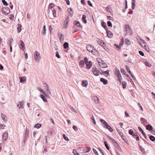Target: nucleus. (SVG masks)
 Listing matches in <instances>:
<instances>
[{"label": "nucleus", "mask_w": 155, "mask_h": 155, "mask_svg": "<svg viewBox=\"0 0 155 155\" xmlns=\"http://www.w3.org/2000/svg\"><path fill=\"white\" fill-rule=\"evenodd\" d=\"M91 119H92V120H93V123L95 125L96 124V121H95V120L94 119V116L92 115V118H91Z\"/></svg>", "instance_id": "obj_57"}, {"label": "nucleus", "mask_w": 155, "mask_h": 155, "mask_svg": "<svg viewBox=\"0 0 155 155\" xmlns=\"http://www.w3.org/2000/svg\"><path fill=\"white\" fill-rule=\"evenodd\" d=\"M97 42L99 45L103 47V45L104 44V41L100 39H98L97 40Z\"/></svg>", "instance_id": "obj_19"}, {"label": "nucleus", "mask_w": 155, "mask_h": 155, "mask_svg": "<svg viewBox=\"0 0 155 155\" xmlns=\"http://www.w3.org/2000/svg\"><path fill=\"white\" fill-rule=\"evenodd\" d=\"M114 45L115 46V47L116 48H117L118 49V50H120L121 49V46L118 45L116 44H115Z\"/></svg>", "instance_id": "obj_52"}, {"label": "nucleus", "mask_w": 155, "mask_h": 155, "mask_svg": "<svg viewBox=\"0 0 155 155\" xmlns=\"http://www.w3.org/2000/svg\"><path fill=\"white\" fill-rule=\"evenodd\" d=\"M56 56L58 58H60V56L59 55V53L58 51H57L56 53Z\"/></svg>", "instance_id": "obj_61"}, {"label": "nucleus", "mask_w": 155, "mask_h": 155, "mask_svg": "<svg viewBox=\"0 0 155 155\" xmlns=\"http://www.w3.org/2000/svg\"><path fill=\"white\" fill-rule=\"evenodd\" d=\"M23 101H21L18 102V104L17 107H19V108H23Z\"/></svg>", "instance_id": "obj_18"}, {"label": "nucleus", "mask_w": 155, "mask_h": 155, "mask_svg": "<svg viewBox=\"0 0 155 155\" xmlns=\"http://www.w3.org/2000/svg\"><path fill=\"white\" fill-rule=\"evenodd\" d=\"M21 25L18 24L17 28L18 33H19L21 31Z\"/></svg>", "instance_id": "obj_29"}, {"label": "nucleus", "mask_w": 155, "mask_h": 155, "mask_svg": "<svg viewBox=\"0 0 155 155\" xmlns=\"http://www.w3.org/2000/svg\"><path fill=\"white\" fill-rule=\"evenodd\" d=\"M122 138L123 139V140L125 142V143L127 144H129V142H128V140L126 138V137L124 136V135H123L122 136H121Z\"/></svg>", "instance_id": "obj_27"}, {"label": "nucleus", "mask_w": 155, "mask_h": 155, "mask_svg": "<svg viewBox=\"0 0 155 155\" xmlns=\"http://www.w3.org/2000/svg\"><path fill=\"white\" fill-rule=\"evenodd\" d=\"M86 148L87 149V150L86 151H84V153H87L89 152L91 150V148L90 147H86Z\"/></svg>", "instance_id": "obj_49"}, {"label": "nucleus", "mask_w": 155, "mask_h": 155, "mask_svg": "<svg viewBox=\"0 0 155 155\" xmlns=\"http://www.w3.org/2000/svg\"><path fill=\"white\" fill-rule=\"evenodd\" d=\"M126 68L127 71L128 72L129 74H130V75H131L132 74L130 71L129 67L127 65H126Z\"/></svg>", "instance_id": "obj_35"}, {"label": "nucleus", "mask_w": 155, "mask_h": 155, "mask_svg": "<svg viewBox=\"0 0 155 155\" xmlns=\"http://www.w3.org/2000/svg\"><path fill=\"white\" fill-rule=\"evenodd\" d=\"M115 74L118 78V81L120 83L121 82L122 77L120 74L119 70L117 68L115 69Z\"/></svg>", "instance_id": "obj_4"}, {"label": "nucleus", "mask_w": 155, "mask_h": 155, "mask_svg": "<svg viewBox=\"0 0 155 155\" xmlns=\"http://www.w3.org/2000/svg\"><path fill=\"white\" fill-rule=\"evenodd\" d=\"M68 17L67 16V20L64 21V24L63 25V28H67V24L68 21Z\"/></svg>", "instance_id": "obj_21"}, {"label": "nucleus", "mask_w": 155, "mask_h": 155, "mask_svg": "<svg viewBox=\"0 0 155 155\" xmlns=\"http://www.w3.org/2000/svg\"><path fill=\"white\" fill-rule=\"evenodd\" d=\"M82 85L84 87H86L88 85V82L86 80L83 81L82 82Z\"/></svg>", "instance_id": "obj_26"}, {"label": "nucleus", "mask_w": 155, "mask_h": 155, "mask_svg": "<svg viewBox=\"0 0 155 155\" xmlns=\"http://www.w3.org/2000/svg\"><path fill=\"white\" fill-rule=\"evenodd\" d=\"M110 72L109 70H107L106 71H105L103 72V73L105 74H107L108 75L109 74V72Z\"/></svg>", "instance_id": "obj_51"}, {"label": "nucleus", "mask_w": 155, "mask_h": 155, "mask_svg": "<svg viewBox=\"0 0 155 155\" xmlns=\"http://www.w3.org/2000/svg\"><path fill=\"white\" fill-rule=\"evenodd\" d=\"M139 147L140 150L143 153H145V151L144 148H143L140 145H139Z\"/></svg>", "instance_id": "obj_34"}, {"label": "nucleus", "mask_w": 155, "mask_h": 155, "mask_svg": "<svg viewBox=\"0 0 155 155\" xmlns=\"http://www.w3.org/2000/svg\"><path fill=\"white\" fill-rule=\"evenodd\" d=\"M129 133L131 135H132L133 134L134 131L132 129H130L129 130Z\"/></svg>", "instance_id": "obj_56"}, {"label": "nucleus", "mask_w": 155, "mask_h": 155, "mask_svg": "<svg viewBox=\"0 0 155 155\" xmlns=\"http://www.w3.org/2000/svg\"><path fill=\"white\" fill-rule=\"evenodd\" d=\"M1 11L2 13L5 15H7L10 12V9L8 7H3Z\"/></svg>", "instance_id": "obj_5"}, {"label": "nucleus", "mask_w": 155, "mask_h": 155, "mask_svg": "<svg viewBox=\"0 0 155 155\" xmlns=\"http://www.w3.org/2000/svg\"><path fill=\"white\" fill-rule=\"evenodd\" d=\"M107 137L108 139L111 141L112 143L113 144V145L115 147H116L120 151H121L122 150V149L120 147L119 144L114 139L108 136H107Z\"/></svg>", "instance_id": "obj_2"}, {"label": "nucleus", "mask_w": 155, "mask_h": 155, "mask_svg": "<svg viewBox=\"0 0 155 155\" xmlns=\"http://www.w3.org/2000/svg\"><path fill=\"white\" fill-rule=\"evenodd\" d=\"M74 25L78 27H82V26L81 25L80 22L78 21L75 20L74 21Z\"/></svg>", "instance_id": "obj_20"}, {"label": "nucleus", "mask_w": 155, "mask_h": 155, "mask_svg": "<svg viewBox=\"0 0 155 155\" xmlns=\"http://www.w3.org/2000/svg\"><path fill=\"white\" fill-rule=\"evenodd\" d=\"M1 117L3 120L5 122H6L7 120V116L2 114H1Z\"/></svg>", "instance_id": "obj_16"}, {"label": "nucleus", "mask_w": 155, "mask_h": 155, "mask_svg": "<svg viewBox=\"0 0 155 155\" xmlns=\"http://www.w3.org/2000/svg\"><path fill=\"white\" fill-rule=\"evenodd\" d=\"M98 63L102 68H106L108 67L106 63L102 60L101 61V62H98Z\"/></svg>", "instance_id": "obj_8"}, {"label": "nucleus", "mask_w": 155, "mask_h": 155, "mask_svg": "<svg viewBox=\"0 0 155 155\" xmlns=\"http://www.w3.org/2000/svg\"><path fill=\"white\" fill-rule=\"evenodd\" d=\"M104 144H105V147L108 150H109L110 148L109 147L108 144H107V143L106 141H105L104 142Z\"/></svg>", "instance_id": "obj_37"}, {"label": "nucleus", "mask_w": 155, "mask_h": 155, "mask_svg": "<svg viewBox=\"0 0 155 155\" xmlns=\"http://www.w3.org/2000/svg\"><path fill=\"white\" fill-rule=\"evenodd\" d=\"M2 2L3 5L5 6H6L8 5V4L5 0H2Z\"/></svg>", "instance_id": "obj_41"}, {"label": "nucleus", "mask_w": 155, "mask_h": 155, "mask_svg": "<svg viewBox=\"0 0 155 155\" xmlns=\"http://www.w3.org/2000/svg\"><path fill=\"white\" fill-rule=\"evenodd\" d=\"M100 81L103 82L104 85L107 84V81L103 78H101L100 79Z\"/></svg>", "instance_id": "obj_24"}, {"label": "nucleus", "mask_w": 155, "mask_h": 155, "mask_svg": "<svg viewBox=\"0 0 155 155\" xmlns=\"http://www.w3.org/2000/svg\"><path fill=\"white\" fill-rule=\"evenodd\" d=\"M101 25L105 29L106 31H107V29H108V28L106 23L104 22H102L101 23Z\"/></svg>", "instance_id": "obj_23"}, {"label": "nucleus", "mask_w": 155, "mask_h": 155, "mask_svg": "<svg viewBox=\"0 0 155 155\" xmlns=\"http://www.w3.org/2000/svg\"><path fill=\"white\" fill-rule=\"evenodd\" d=\"M40 96L44 101L47 102V100L45 96L41 94L40 95Z\"/></svg>", "instance_id": "obj_30"}, {"label": "nucleus", "mask_w": 155, "mask_h": 155, "mask_svg": "<svg viewBox=\"0 0 155 155\" xmlns=\"http://www.w3.org/2000/svg\"><path fill=\"white\" fill-rule=\"evenodd\" d=\"M93 99L96 104H97L99 102V98L97 96H94Z\"/></svg>", "instance_id": "obj_22"}, {"label": "nucleus", "mask_w": 155, "mask_h": 155, "mask_svg": "<svg viewBox=\"0 0 155 155\" xmlns=\"http://www.w3.org/2000/svg\"><path fill=\"white\" fill-rule=\"evenodd\" d=\"M84 62L85 64L88 63V59L87 57H85L84 59Z\"/></svg>", "instance_id": "obj_60"}, {"label": "nucleus", "mask_w": 155, "mask_h": 155, "mask_svg": "<svg viewBox=\"0 0 155 155\" xmlns=\"http://www.w3.org/2000/svg\"><path fill=\"white\" fill-rule=\"evenodd\" d=\"M19 78L20 80V83H25L26 81V78L25 77H19Z\"/></svg>", "instance_id": "obj_11"}, {"label": "nucleus", "mask_w": 155, "mask_h": 155, "mask_svg": "<svg viewBox=\"0 0 155 155\" xmlns=\"http://www.w3.org/2000/svg\"><path fill=\"white\" fill-rule=\"evenodd\" d=\"M8 138V134L7 132H5L2 135V139L4 140H6Z\"/></svg>", "instance_id": "obj_15"}, {"label": "nucleus", "mask_w": 155, "mask_h": 155, "mask_svg": "<svg viewBox=\"0 0 155 155\" xmlns=\"http://www.w3.org/2000/svg\"><path fill=\"white\" fill-rule=\"evenodd\" d=\"M64 47L65 49H66L68 47L69 44L67 42H65L63 44Z\"/></svg>", "instance_id": "obj_33"}, {"label": "nucleus", "mask_w": 155, "mask_h": 155, "mask_svg": "<svg viewBox=\"0 0 155 155\" xmlns=\"http://www.w3.org/2000/svg\"><path fill=\"white\" fill-rule=\"evenodd\" d=\"M46 26L45 25H44L43 27V31H42V33L44 35H45L46 34Z\"/></svg>", "instance_id": "obj_43"}, {"label": "nucleus", "mask_w": 155, "mask_h": 155, "mask_svg": "<svg viewBox=\"0 0 155 155\" xmlns=\"http://www.w3.org/2000/svg\"><path fill=\"white\" fill-rule=\"evenodd\" d=\"M117 132L119 134L120 136H122L123 135V133L121 132L120 130L119 129H117Z\"/></svg>", "instance_id": "obj_50"}, {"label": "nucleus", "mask_w": 155, "mask_h": 155, "mask_svg": "<svg viewBox=\"0 0 155 155\" xmlns=\"http://www.w3.org/2000/svg\"><path fill=\"white\" fill-rule=\"evenodd\" d=\"M146 129L150 131L152 130L153 129V128L152 126L150 124H148L146 126Z\"/></svg>", "instance_id": "obj_25"}, {"label": "nucleus", "mask_w": 155, "mask_h": 155, "mask_svg": "<svg viewBox=\"0 0 155 155\" xmlns=\"http://www.w3.org/2000/svg\"><path fill=\"white\" fill-rule=\"evenodd\" d=\"M92 71L95 76H97L99 75V74L98 73V70L96 68H93Z\"/></svg>", "instance_id": "obj_13"}, {"label": "nucleus", "mask_w": 155, "mask_h": 155, "mask_svg": "<svg viewBox=\"0 0 155 155\" xmlns=\"http://www.w3.org/2000/svg\"><path fill=\"white\" fill-rule=\"evenodd\" d=\"M107 35L110 38H112L113 37V34L110 31H108V29H107V31H106Z\"/></svg>", "instance_id": "obj_14"}, {"label": "nucleus", "mask_w": 155, "mask_h": 155, "mask_svg": "<svg viewBox=\"0 0 155 155\" xmlns=\"http://www.w3.org/2000/svg\"><path fill=\"white\" fill-rule=\"evenodd\" d=\"M140 121L143 122V123H145L147 121V120L143 118H140Z\"/></svg>", "instance_id": "obj_47"}, {"label": "nucleus", "mask_w": 155, "mask_h": 155, "mask_svg": "<svg viewBox=\"0 0 155 155\" xmlns=\"http://www.w3.org/2000/svg\"><path fill=\"white\" fill-rule=\"evenodd\" d=\"M125 31L126 32V34H127V33H130L131 35L132 34V30L130 28L129 25H125Z\"/></svg>", "instance_id": "obj_6"}, {"label": "nucleus", "mask_w": 155, "mask_h": 155, "mask_svg": "<svg viewBox=\"0 0 155 155\" xmlns=\"http://www.w3.org/2000/svg\"><path fill=\"white\" fill-rule=\"evenodd\" d=\"M54 4H53L52 3H50V5H49V9H51L52 8L54 7Z\"/></svg>", "instance_id": "obj_45"}, {"label": "nucleus", "mask_w": 155, "mask_h": 155, "mask_svg": "<svg viewBox=\"0 0 155 155\" xmlns=\"http://www.w3.org/2000/svg\"><path fill=\"white\" fill-rule=\"evenodd\" d=\"M125 40H126V41H125V43L127 45L130 44V41L127 38H126V39Z\"/></svg>", "instance_id": "obj_53"}, {"label": "nucleus", "mask_w": 155, "mask_h": 155, "mask_svg": "<svg viewBox=\"0 0 155 155\" xmlns=\"http://www.w3.org/2000/svg\"><path fill=\"white\" fill-rule=\"evenodd\" d=\"M79 64L81 66V67H82L84 65V62L82 61H80L79 62Z\"/></svg>", "instance_id": "obj_42"}, {"label": "nucleus", "mask_w": 155, "mask_h": 155, "mask_svg": "<svg viewBox=\"0 0 155 155\" xmlns=\"http://www.w3.org/2000/svg\"><path fill=\"white\" fill-rule=\"evenodd\" d=\"M144 62L146 66L148 67H151L152 65L150 63L147 61L144 60Z\"/></svg>", "instance_id": "obj_28"}, {"label": "nucleus", "mask_w": 155, "mask_h": 155, "mask_svg": "<svg viewBox=\"0 0 155 155\" xmlns=\"http://www.w3.org/2000/svg\"><path fill=\"white\" fill-rule=\"evenodd\" d=\"M107 23V25L108 26L110 27H112V25L111 22L110 21H108Z\"/></svg>", "instance_id": "obj_44"}, {"label": "nucleus", "mask_w": 155, "mask_h": 155, "mask_svg": "<svg viewBox=\"0 0 155 155\" xmlns=\"http://www.w3.org/2000/svg\"><path fill=\"white\" fill-rule=\"evenodd\" d=\"M37 89L40 92H41L42 91H43V90L39 87H37Z\"/></svg>", "instance_id": "obj_63"}, {"label": "nucleus", "mask_w": 155, "mask_h": 155, "mask_svg": "<svg viewBox=\"0 0 155 155\" xmlns=\"http://www.w3.org/2000/svg\"><path fill=\"white\" fill-rule=\"evenodd\" d=\"M63 138L66 141H68L69 139H68V137L65 135V134H64L63 135Z\"/></svg>", "instance_id": "obj_48"}, {"label": "nucleus", "mask_w": 155, "mask_h": 155, "mask_svg": "<svg viewBox=\"0 0 155 155\" xmlns=\"http://www.w3.org/2000/svg\"><path fill=\"white\" fill-rule=\"evenodd\" d=\"M73 153L74 155H79V154L77 152V150H74L73 151Z\"/></svg>", "instance_id": "obj_46"}, {"label": "nucleus", "mask_w": 155, "mask_h": 155, "mask_svg": "<svg viewBox=\"0 0 155 155\" xmlns=\"http://www.w3.org/2000/svg\"><path fill=\"white\" fill-rule=\"evenodd\" d=\"M58 35L59 36L60 38H62L63 36V35L61 33H58Z\"/></svg>", "instance_id": "obj_58"}, {"label": "nucleus", "mask_w": 155, "mask_h": 155, "mask_svg": "<svg viewBox=\"0 0 155 155\" xmlns=\"http://www.w3.org/2000/svg\"><path fill=\"white\" fill-rule=\"evenodd\" d=\"M13 39L11 38L8 41V45L9 46H11V43L13 41Z\"/></svg>", "instance_id": "obj_39"}, {"label": "nucleus", "mask_w": 155, "mask_h": 155, "mask_svg": "<svg viewBox=\"0 0 155 155\" xmlns=\"http://www.w3.org/2000/svg\"><path fill=\"white\" fill-rule=\"evenodd\" d=\"M86 68L87 69H89L92 66V62L91 61H90L88 62V63L86 64Z\"/></svg>", "instance_id": "obj_17"}, {"label": "nucleus", "mask_w": 155, "mask_h": 155, "mask_svg": "<svg viewBox=\"0 0 155 155\" xmlns=\"http://www.w3.org/2000/svg\"><path fill=\"white\" fill-rule=\"evenodd\" d=\"M139 53L142 56H143L144 55V53L141 51H139Z\"/></svg>", "instance_id": "obj_62"}, {"label": "nucleus", "mask_w": 155, "mask_h": 155, "mask_svg": "<svg viewBox=\"0 0 155 155\" xmlns=\"http://www.w3.org/2000/svg\"><path fill=\"white\" fill-rule=\"evenodd\" d=\"M93 150L94 152L96 155H98V154L97 153V151H96V150L94 148V149H93Z\"/></svg>", "instance_id": "obj_64"}, {"label": "nucleus", "mask_w": 155, "mask_h": 155, "mask_svg": "<svg viewBox=\"0 0 155 155\" xmlns=\"http://www.w3.org/2000/svg\"><path fill=\"white\" fill-rule=\"evenodd\" d=\"M34 57L35 61L39 62L41 59L40 54L37 51H36L34 54Z\"/></svg>", "instance_id": "obj_7"}, {"label": "nucleus", "mask_w": 155, "mask_h": 155, "mask_svg": "<svg viewBox=\"0 0 155 155\" xmlns=\"http://www.w3.org/2000/svg\"><path fill=\"white\" fill-rule=\"evenodd\" d=\"M28 133L29 130L27 129H26L25 130V135L24 137L25 141H26V140H27L29 136Z\"/></svg>", "instance_id": "obj_12"}, {"label": "nucleus", "mask_w": 155, "mask_h": 155, "mask_svg": "<svg viewBox=\"0 0 155 155\" xmlns=\"http://www.w3.org/2000/svg\"><path fill=\"white\" fill-rule=\"evenodd\" d=\"M10 17H9V19L11 20H13V18L14 17V15H13L11 14L9 15Z\"/></svg>", "instance_id": "obj_59"}, {"label": "nucleus", "mask_w": 155, "mask_h": 155, "mask_svg": "<svg viewBox=\"0 0 155 155\" xmlns=\"http://www.w3.org/2000/svg\"><path fill=\"white\" fill-rule=\"evenodd\" d=\"M122 84L123 85V87L124 89L126 88L127 86V83L125 81H123L122 82Z\"/></svg>", "instance_id": "obj_38"}, {"label": "nucleus", "mask_w": 155, "mask_h": 155, "mask_svg": "<svg viewBox=\"0 0 155 155\" xmlns=\"http://www.w3.org/2000/svg\"><path fill=\"white\" fill-rule=\"evenodd\" d=\"M100 121L101 123H102L104 125V127L106 128L110 132H113V129L112 127L107 124V123L104 120L100 119Z\"/></svg>", "instance_id": "obj_3"}, {"label": "nucleus", "mask_w": 155, "mask_h": 155, "mask_svg": "<svg viewBox=\"0 0 155 155\" xmlns=\"http://www.w3.org/2000/svg\"><path fill=\"white\" fill-rule=\"evenodd\" d=\"M41 125L40 124H37L34 126V127L37 128H39L41 127Z\"/></svg>", "instance_id": "obj_36"}, {"label": "nucleus", "mask_w": 155, "mask_h": 155, "mask_svg": "<svg viewBox=\"0 0 155 155\" xmlns=\"http://www.w3.org/2000/svg\"><path fill=\"white\" fill-rule=\"evenodd\" d=\"M120 71L122 74H125L126 72L124 69L123 68H121Z\"/></svg>", "instance_id": "obj_54"}, {"label": "nucleus", "mask_w": 155, "mask_h": 155, "mask_svg": "<svg viewBox=\"0 0 155 155\" xmlns=\"http://www.w3.org/2000/svg\"><path fill=\"white\" fill-rule=\"evenodd\" d=\"M105 8L107 12L111 13V8L110 5H108L107 7H106Z\"/></svg>", "instance_id": "obj_32"}, {"label": "nucleus", "mask_w": 155, "mask_h": 155, "mask_svg": "<svg viewBox=\"0 0 155 155\" xmlns=\"http://www.w3.org/2000/svg\"><path fill=\"white\" fill-rule=\"evenodd\" d=\"M138 129L141 132V133L142 134L144 133L143 130L142 129V128L140 127H139V126L138 127Z\"/></svg>", "instance_id": "obj_55"}, {"label": "nucleus", "mask_w": 155, "mask_h": 155, "mask_svg": "<svg viewBox=\"0 0 155 155\" xmlns=\"http://www.w3.org/2000/svg\"><path fill=\"white\" fill-rule=\"evenodd\" d=\"M86 16L85 15H83L82 16V21L84 23H87V20L85 19Z\"/></svg>", "instance_id": "obj_31"}, {"label": "nucleus", "mask_w": 155, "mask_h": 155, "mask_svg": "<svg viewBox=\"0 0 155 155\" xmlns=\"http://www.w3.org/2000/svg\"><path fill=\"white\" fill-rule=\"evenodd\" d=\"M138 42L140 44H142H142H144V45H142L141 46L143 47H144L146 48V44L144 40L142 39H140L138 41Z\"/></svg>", "instance_id": "obj_9"}, {"label": "nucleus", "mask_w": 155, "mask_h": 155, "mask_svg": "<svg viewBox=\"0 0 155 155\" xmlns=\"http://www.w3.org/2000/svg\"><path fill=\"white\" fill-rule=\"evenodd\" d=\"M149 138L151 141H153L155 140V137L153 136L150 135L149 137Z\"/></svg>", "instance_id": "obj_40"}, {"label": "nucleus", "mask_w": 155, "mask_h": 155, "mask_svg": "<svg viewBox=\"0 0 155 155\" xmlns=\"http://www.w3.org/2000/svg\"><path fill=\"white\" fill-rule=\"evenodd\" d=\"M20 48L21 50L24 51L25 49V45L23 41L22 40H20Z\"/></svg>", "instance_id": "obj_10"}, {"label": "nucleus", "mask_w": 155, "mask_h": 155, "mask_svg": "<svg viewBox=\"0 0 155 155\" xmlns=\"http://www.w3.org/2000/svg\"><path fill=\"white\" fill-rule=\"evenodd\" d=\"M87 50L89 52H91L92 54L95 55H98L99 54V52L94 48V47L90 45H87L86 47Z\"/></svg>", "instance_id": "obj_1"}]
</instances>
